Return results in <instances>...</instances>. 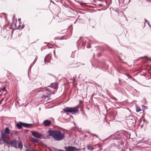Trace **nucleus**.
<instances>
[{"label":"nucleus","mask_w":151,"mask_h":151,"mask_svg":"<svg viewBox=\"0 0 151 151\" xmlns=\"http://www.w3.org/2000/svg\"><path fill=\"white\" fill-rule=\"evenodd\" d=\"M141 110V109H139L136 110V111L137 112H139Z\"/></svg>","instance_id":"obj_25"},{"label":"nucleus","mask_w":151,"mask_h":151,"mask_svg":"<svg viewBox=\"0 0 151 151\" xmlns=\"http://www.w3.org/2000/svg\"><path fill=\"white\" fill-rule=\"evenodd\" d=\"M48 135L52 137L56 141H60L62 140L65 137V134L58 130H52L50 129L47 131Z\"/></svg>","instance_id":"obj_1"},{"label":"nucleus","mask_w":151,"mask_h":151,"mask_svg":"<svg viewBox=\"0 0 151 151\" xmlns=\"http://www.w3.org/2000/svg\"><path fill=\"white\" fill-rule=\"evenodd\" d=\"M50 55V53H49L45 57L44 59V63L45 64L46 63V62H47V63L50 62V60L51 58V56Z\"/></svg>","instance_id":"obj_10"},{"label":"nucleus","mask_w":151,"mask_h":151,"mask_svg":"<svg viewBox=\"0 0 151 151\" xmlns=\"http://www.w3.org/2000/svg\"><path fill=\"white\" fill-rule=\"evenodd\" d=\"M24 27V25H23L22 26V28H23Z\"/></svg>","instance_id":"obj_30"},{"label":"nucleus","mask_w":151,"mask_h":151,"mask_svg":"<svg viewBox=\"0 0 151 151\" xmlns=\"http://www.w3.org/2000/svg\"><path fill=\"white\" fill-rule=\"evenodd\" d=\"M32 151H35V150H33Z\"/></svg>","instance_id":"obj_33"},{"label":"nucleus","mask_w":151,"mask_h":151,"mask_svg":"<svg viewBox=\"0 0 151 151\" xmlns=\"http://www.w3.org/2000/svg\"><path fill=\"white\" fill-rule=\"evenodd\" d=\"M125 75L126 76L128 77L127 78H126V79H128L129 78H131V77L129 76V75L127 73V74H125Z\"/></svg>","instance_id":"obj_18"},{"label":"nucleus","mask_w":151,"mask_h":151,"mask_svg":"<svg viewBox=\"0 0 151 151\" xmlns=\"http://www.w3.org/2000/svg\"><path fill=\"white\" fill-rule=\"evenodd\" d=\"M102 1H103L104 2V3H105L106 4V3H107V2L106 0H103Z\"/></svg>","instance_id":"obj_22"},{"label":"nucleus","mask_w":151,"mask_h":151,"mask_svg":"<svg viewBox=\"0 0 151 151\" xmlns=\"http://www.w3.org/2000/svg\"><path fill=\"white\" fill-rule=\"evenodd\" d=\"M21 19L20 18L19 19H18L19 21L20 22L21 21Z\"/></svg>","instance_id":"obj_28"},{"label":"nucleus","mask_w":151,"mask_h":151,"mask_svg":"<svg viewBox=\"0 0 151 151\" xmlns=\"http://www.w3.org/2000/svg\"><path fill=\"white\" fill-rule=\"evenodd\" d=\"M86 47H87V48H89L91 47L90 44H89L88 45H87Z\"/></svg>","instance_id":"obj_23"},{"label":"nucleus","mask_w":151,"mask_h":151,"mask_svg":"<svg viewBox=\"0 0 151 151\" xmlns=\"http://www.w3.org/2000/svg\"><path fill=\"white\" fill-rule=\"evenodd\" d=\"M89 40L87 38H85L83 39L82 37H80L79 39L77 42V47H78V46H79L81 43L82 44L81 46V48L82 49H84L86 45L88 43V41Z\"/></svg>","instance_id":"obj_3"},{"label":"nucleus","mask_w":151,"mask_h":151,"mask_svg":"<svg viewBox=\"0 0 151 151\" xmlns=\"http://www.w3.org/2000/svg\"><path fill=\"white\" fill-rule=\"evenodd\" d=\"M32 134L33 136L37 138H40L41 137V134L36 131L33 132Z\"/></svg>","instance_id":"obj_9"},{"label":"nucleus","mask_w":151,"mask_h":151,"mask_svg":"<svg viewBox=\"0 0 151 151\" xmlns=\"http://www.w3.org/2000/svg\"><path fill=\"white\" fill-rule=\"evenodd\" d=\"M79 107V105H78L76 107L73 108L66 107L63 109V111L66 112L70 113L72 114L77 113L78 112V108Z\"/></svg>","instance_id":"obj_2"},{"label":"nucleus","mask_w":151,"mask_h":151,"mask_svg":"<svg viewBox=\"0 0 151 151\" xmlns=\"http://www.w3.org/2000/svg\"><path fill=\"white\" fill-rule=\"evenodd\" d=\"M3 92H5V93H7V92L6 90V88H3Z\"/></svg>","instance_id":"obj_20"},{"label":"nucleus","mask_w":151,"mask_h":151,"mask_svg":"<svg viewBox=\"0 0 151 151\" xmlns=\"http://www.w3.org/2000/svg\"><path fill=\"white\" fill-rule=\"evenodd\" d=\"M10 133V131L8 127H6L5 129V133L6 134H9Z\"/></svg>","instance_id":"obj_14"},{"label":"nucleus","mask_w":151,"mask_h":151,"mask_svg":"<svg viewBox=\"0 0 151 151\" xmlns=\"http://www.w3.org/2000/svg\"><path fill=\"white\" fill-rule=\"evenodd\" d=\"M18 141L16 140L11 141L7 142V144L10 145L15 148H17V143Z\"/></svg>","instance_id":"obj_5"},{"label":"nucleus","mask_w":151,"mask_h":151,"mask_svg":"<svg viewBox=\"0 0 151 151\" xmlns=\"http://www.w3.org/2000/svg\"><path fill=\"white\" fill-rule=\"evenodd\" d=\"M101 55V54L100 53H99L97 54V56H98V57H100Z\"/></svg>","instance_id":"obj_26"},{"label":"nucleus","mask_w":151,"mask_h":151,"mask_svg":"<svg viewBox=\"0 0 151 151\" xmlns=\"http://www.w3.org/2000/svg\"><path fill=\"white\" fill-rule=\"evenodd\" d=\"M32 140L35 142H38V140L37 139L35 138H32Z\"/></svg>","instance_id":"obj_16"},{"label":"nucleus","mask_w":151,"mask_h":151,"mask_svg":"<svg viewBox=\"0 0 151 151\" xmlns=\"http://www.w3.org/2000/svg\"><path fill=\"white\" fill-rule=\"evenodd\" d=\"M1 141L3 142H5L6 144H7V142H8L6 140L5 137L4 136V134L3 133H2L1 134L0 139V145H2L3 143V142H1Z\"/></svg>","instance_id":"obj_8"},{"label":"nucleus","mask_w":151,"mask_h":151,"mask_svg":"<svg viewBox=\"0 0 151 151\" xmlns=\"http://www.w3.org/2000/svg\"><path fill=\"white\" fill-rule=\"evenodd\" d=\"M25 151H29L28 149H26L25 150Z\"/></svg>","instance_id":"obj_31"},{"label":"nucleus","mask_w":151,"mask_h":151,"mask_svg":"<svg viewBox=\"0 0 151 151\" xmlns=\"http://www.w3.org/2000/svg\"><path fill=\"white\" fill-rule=\"evenodd\" d=\"M43 124L45 127H47L51 124V122L49 120H45L43 122Z\"/></svg>","instance_id":"obj_11"},{"label":"nucleus","mask_w":151,"mask_h":151,"mask_svg":"<svg viewBox=\"0 0 151 151\" xmlns=\"http://www.w3.org/2000/svg\"><path fill=\"white\" fill-rule=\"evenodd\" d=\"M145 21H146V22H147V21L146 20H145Z\"/></svg>","instance_id":"obj_35"},{"label":"nucleus","mask_w":151,"mask_h":151,"mask_svg":"<svg viewBox=\"0 0 151 151\" xmlns=\"http://www.w3.org/2000/svg\"><path fill=\"white\" fill-rule=\"evenodd\" d=\"M32 125V124H28L19 122L16 124V126L19 129H21L22 126L25 127H29Z\"/></svg>","instance_id":"obj_4"},{"label":"nucleus","mask_w":151,"mask_h":151,"mask_svg":"<svg viewBox=\"0 0 151 151\" xmlns=\"http://www.w3.org/2000/svg\"><path fill=\"white\" fill-rule=\"evenodd\" d=\"M48 87H50L54 89H57L58 88V85L56 83H51L50 85L48 86Z\"/></svg>","instance_id":"obj_12"},{"label":"nucleus","mask_w":151,"mask_h":151,"mask_svg":"<svg viewBox=\"0 0 151 151\" xmlns=\"http://www.w3.org/2000/svg\"><path fill=\"white\" fill-rule=\"evenodd\" d=\"M50 93V91L46 90V92H45V93H43V95L42 96V98L46 99L49 97L51 96Z\"/></svg>","instance_id":"obj_7"},{"label":"nucleus","mask_w":151,"mask_h":151,"mask_svg":"<svg viewBox=\"0 0 151 151\" xmlns=\"http://www.w3.org/2000/svg\"><path fill=\"white\" fill-rule=\"evenodd\" d=\"M91 134V135H93V136H96V137H97V138L98 137V136L96 135V134Z\"/></svg>","instance_id":"obj_24"},{"label":"nucleus","mask_w":151,"mask_h":151,"mask_svg":"<svg viewBox=\"0 0 151 151\" xmlns=\"http://www.w3.org/2000/svg\"><path fill=\"white\" fill-rule=\"evenodd\" d=\"M112 99L113 100H115V101H116L118 100L116 98H115V97H113L112 98Z\"/></svg>","instance_id":"obj_21"},{"label":"nucleus","mask_w":151,"mask_h":151,"mask_svg":"<svg viewBox=\"0 0 151 151\" xmlns=\"http://www.w3.org/2000/svg\"><path fill=\"white\" fill-rule=\"evenodd\" d=\"M88 133H90L89 132H88Z\"/></svg>","instance_id":"obj_36"},{"label":"nucleus","mask_w":151,"mask_h":151,"mask_svg":"<svg viewBox=\"0 0 151 151\" xmlns=\"http://www.w3.org/2000/svg\"><path fill=\"white\" fill-rule=\"evenodd\" d=\"M147 24H148V25L150 26V24H149L148 23V22H147Z\"/></svg>","instance_id":"obj_32"},{"label":"nucleus","mask_w":151,"mask_h":151,"mask_svg":"<svg viewBox=\"0 0 151 151\" xmlns=\"http://www.w3.org/2000/svg\"><path fill=\"white\" fill-rule=\"evenodd\" d=\"M87 148L88 150H93V148H92V146L90 145H88V146Z\"/></svg>","instance_id":"obj_17"},{"label":"nucleus","mask_w":151,"mask_h":151,"mask_svg":"<svg viewBox=\"0 0 151 151\" xmlns=\"http://www.w3.org/2000/svg\"><path fill=\"white\" fill-rule=\"evenodd\" d=\"M76 148L73 146H69L68 147H65V149L66 151H74ZM58 151H64L61 149H59Z\"/></svg>","instance_id":"obj_6"},{"label":"nucleus","mask_w":151,"mask_h":151,"mask_svg":"<svg viewBox=\"0 0 151 151\" xmlns=\"http://www.w3.org/2000/svg\"><path fill=\"white\" fill-rule=\"evenodd\" d=\"M53 52H54V54H55V50H54V51H53Z\"/></svg>","instance_id":"obj_29"},{"label":"nucleus","mask_w":151,"mask_h":151,"mask_svg":"<svg viewBox=\"0 0 151 151\" xmlns=\"http://www.w3.org/2000/svg\"><path fill=\"white\" fill-rule=\"evenodd\" d=\"M101 68H105V69H106L108 68V66H106V67L105 65H104V64H103V66L102 67H101Z\"/></svg>","instance_id":"obj_19"},{"label":"nucleus","mask_w":151,"mask_h":151,"mask_svg":"<svg viewBox=\"0 0 151 151\" xmlns=\"http://www.w3.org/2000/svg\"><path fill=\"white\" fill-rule=\"evenodd\" d=\"M80 4H81V5H82V3H80Z\"/></svg>","instance_id":"obj_34"},{"label":"nucleus","mask_w":151,"mask_h":151,"mask_svg":"<svg viewBox=\"0 0 151 151\" xmlns=\"http://www.w3.org/2000/svg\"><path fill=\"white\" fill-rule=\"evenodd\" d=\"M50 94H51V95L52 94H55V92H52L50 93Z\"/></svg>","instance_id":"obj_27"},{"label":"nucleus","mask_w":151,"mask_h":151,"mask_svg":"<svg viewBox=\"0 0 151 151\" xmlns=\"http://www.w3.org/2000/svg\"><path fill=\"white\" fill-rule=\"evenodd\" d=\"M18 147L19 148L22 150L23 148V144L21 141H19L18 144Z\"/></svg>","instance_id":"obj_13"},{"label":"nucleus","mask_w":151,"mask_h":151,"mask_svg":"<svg viewBox=\"0 0 151 151\" xmlns=\"http://www.w3.org/2000/svg\"><path fill=\"white\" fill-rule=\"evenodd\" d=\"M128 0H123V3L124 4H128V3H129L130 2L131 0H129V1L127 2Z\"/></svg>","instance_id":"obj_15"}]
</instances>
